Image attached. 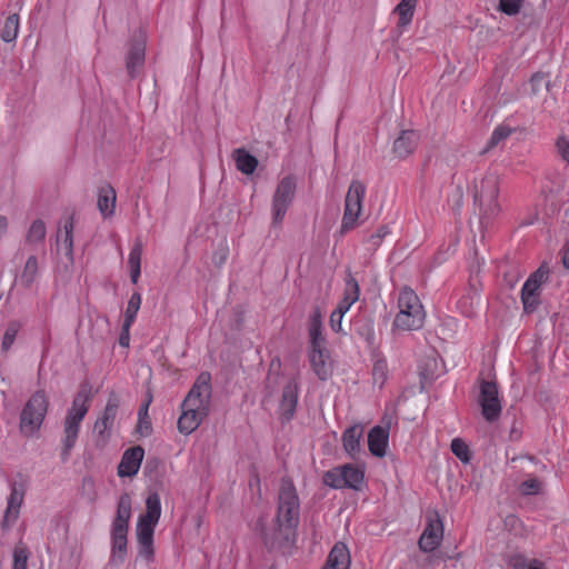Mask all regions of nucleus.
<instances>
[{"mask_svg": "<svg viewBox=\"0 0 569 569\" xmlns=\"http://www.w3.org/2000/svg\"><path fill=\"white\" fill-rule=\"evenodd\" d=\"M443 538V523L438 512L428 513L427 523L419 539V548L423 552L436 550Z\"/></svg>", "mask_w": 569, "mask_h": 569, "instance_id": "dca6fc26", "label": "nucleus"}, {"mask_svg": "<svg viewBox=\"0 0 569 569\" xmlns=\"http://www.w3.org/2000/svg\"><path fill=\"white\" fill-rule=\"evenodd\" d=\"M47 234L46 224L42 220L37 219L34 220L26 236V241L29 244H38L43 242Z\"/></svg>", "mask_w": 569, "mask_h": 569, "instance_id": "c9c22d12", "label": "nucleus"}, {"mask_svg": "<svg viewBox=\"0 0 569 569\" xmlns=\"http://www.w3.org/2000/svg\"><path fill=\"white\" fill-rule=\"evenodd\" d=\"M90 390L81 387L79 392L74 396L70 409L67 411L63 421V451L62 457L67 459L71 449L74 447L80 425L89 410Z\"/></svg>", "mask_w": 569, "mask_h": 569, "instance_id": "20e7f679", "label": "nucleus"}, {"mask_svg": "<svg viewBox=\"0 0 569 569\" xmlns=\"http://www.w3.org/2000/svg\"><path fill=\"white\" fill-rule=\"evenodd\" d=\"M366 186L359 180H352L345 199V210L341 220V233H346L358 226V218L362 211Z\"/></svg>", "mask_w": 569, "mask_h": 569, "instance_id": "1a4fd4ad", "label": "nucleus"}, {"mask_svg": "<svg viewBox=\"0 0 569 569\" xmlns=\"http://www.w3.org/2000/svg\"><path fill=\"white\" fill-rule=\"evenodd\" d=\"M161 516V502L157 492L150 493L146 499V513L137 522V540L139 555L147 560L153 556V533Z\"/></svg>", "mask_w": 569, "mask_h": 569, "instance_id": "f03ea898", "label": "nucleus"}, {"mask_svg": "<svg viewBox=\"0 0 569 569\" xmlns=\"http://www.w3.org/2000/svg\"><path fill=\"white\" fill-rule=\"evenodd\" d=\"M299 385L296 380H290L282 389L279 403V416L282 422L290 421L296 412L298 405Z\"/></svg>", "mask_w": 569, "mask_h": 569, "instance_id": "f3484780", "label": "nucleus"}, {"mask_svg": "<svg viewBox=\"0 0 569 569\" xmlns=\"http://www.w3.org/2000/svg\"><path fill=\"white\" fill-rule=\"evenodd\" d=\"M8 219L4 216H0V238L7 232Z\"/></svg>", "mask_w": 569, "mask_h": 569, "instance_id": "5fc2aeb1", "label": "nucleus"}, {"mask_svg": "<svg viewBox=\"0 0 569 569\" xmlns=\"http://www.w3.org/2000/svg\"><path fill=\"white\" fill-rule=\"evenodd\" d=\"M450 447H451L452 453L459 460H461L463 463H468L470 461V450H469L467 443L462 439L455 438L451 441V446Z\"/></svg>", "mask_w": 569, "mask_h": 569, "instance_id": "a19ab883", "label": "nucleus"}, {"mask_svg": "<svg viewBox=\"0 0 569 569\" xmlns=\"http://www.w3.org/2000/svg\"><path fill=\"white\" fill-rule=\"evenodd\" d=\"M12 569H27L29 559V550L23 543H19L13 549Z\"/></svg>", "mask_w": 569, "mask_h": 569, "instance_id": "ea45409f", "label": "nucleus"}, {"mask_svg": "<svg viewBox=\"0 0 569 569\" xmlns=\"http://www.w3.org/2000/svg\"><path fill=\"white\" fill-rule=\"evenodd\" d=\"M483 418L493 422L499 419L501 413V401L498 387L495 382L482 381L480 385V395L478 398Z\"/></svg>", "mask_w": 569, "mask_h": 569, "instance_id": "2eb2a0df", "label": "nucleus"}, {"mask_svg": "<svg viewBox=\"0 0 569 569\" xmlns=\"http://www.w3.org/2000/svg\"><path fill=\"white\" fill-rule=\"evenodd\" d=\"M321 328H322L321 316H320V312L317 310L310 317V322H309V337H310L311 349L326 347L325 346L326 339L322 336Z\"/></svg>", "mask_w": 569, "mask_h": 569, "instance_id": "c756f323", "label": "nucleus"}, {"mask_svg": "<svg viewBox=\"0 0 569 569\" xmlns=\"http://www.w3.org/2000/svg\"><path fill=\"white\" fill-rule=\"evenodd\" d=\"M140 306H141V295L138 292L132 293L128 301V306H127L126 315H124L123 323L126 325V328L131 327L132 323L134 322V319L140 309Z\"/></svg>", "mask_w": 569, "mask_h": 569, "instance_id": "4c0bfd02", "label": "nucleus"}, {"mask_svg": "<svg viewBox=\"0 0 569 569\" xmlns=\"http://www.w3.org/2000/svg\"><path fill=\"white\" fill-rule=\"evenodd\" d=\"M555 148L557 154L569 164V137L560 133L555 141Z\"/></svg>", "mask_w": 569, "mask_h": 569, "instance_id": "37998d69", "label": "nucleus"}, {"mask_svg": "<svg viewBox=\"0 0 569 569\" xmlns=\"http://www.w3.org/2000/svg\"><path fill=\"white\" fill-rule=\"evenodd\" d=\"M523 1L525 0H499L498 9L508 16H515L522 8Z\"/></svg>", "mask_w": 569, "mask_h": 569, "instance_id": "49530a36", "label": "nucleus"}, {"mask_svg": "<svg viewBox=\"0 0 569 569\" xmlns=\"http://www.w3.org/2000/svg\"><path fill=\"white\" fill-rule=\"evenodd\" d=\"M73 230L74 219L70 216L66 220L62 229H59L57 233V243L61 246V250H63L70 263H73Z\"/></svg>", "mask_w": 569, "mask_h": 569, "instance_id": "5701e85b", "label": "nucleus"}, {"mask_svg": "<svg viewBox=\"0 0 569 569\" xmlns=\"http://www.w3.org/2000/svg\"><path fill=\"white\" fill-rule=\"evenodd\" d=\"M562 261L565 267L569 269V242L563 248Z\"/></svg>", "mask_w": 569, "mask_h": 569, "instance_id": "6e6d98bb", "label": "nucleus"}, {"mask_svg": "<svg viewBox=\"0 0 569 569\" xmlns=\"http://www.w3.org/2000/svg\"><path fill=\"white\" fill-rule=\"evenodd\" d=\"M351 557L349 549L342 542H338L331 549L327 562L322 569H349Z\"/></svg>", "mask_w": 569, "mask_h": 569, "instance_id": "b1692460", "label": "nucleus"}, {"mask_svg": "<svg viewBox=\"0 0 569 569\" xmlns=\"http://www.w3.org/2000/svg\"><path fill=\"white\" fill-rule=\"evenodd\" d=\"M418 134L412 130L402 131L393 142V151L400 157L406 158L416 148Z\"/></svg>", "mask_w": 569, "mask_h": 569, "instance_id": "bb28decb", "label": "nucleus"}, {"mask_svg": "<svg viewBox=\"0 0 569 569\" xmlns=\"http://www.w3.org/2000/svg\"><path fill=\"white\" fill-rule=\"evenodd\" d=\"M388 366L386 360H377L372 368V376L375 383L380 387L383 386L387 379Z\"/></svg>", "mask_w": 569, "mask_h": 569, "instance_id": "a18cd8bd", "label": "nucleus"}, {"mask_svg": "<svg viewBox=\"0 0 569 569\" xmlns=\"http://www.w3.org/2000/svg\"><path fill=\"white\" fill-rule=\"evenodd\" d=\"M131 497L128 492L120 495L116 517L111 526V556L110 563L121 565L127 555L128 530L131 518Z\"/></svg>", "mask_w": 569, "mask_h": 569, "instance_id": "f257e3e1", "label": "nucleus"}, {"mask_svg": "<svg viewBox=\"0 0 569 569\" xmlns=\"http://www.w3.org/2000/svg\"><path fill=\"white\" fill-rule=\"evenodd\" d=\"M19 330H20L19 322L12 321L8 325V327L4 331L3 338H2V343H1V348L3 351L9 350L10 347L13 345Z\"/></svg>", "mask_w": 569, "mask_h": 569, "instance_id": "79ce46f5", "label": "nucleus"}, {"mask_svg": "<svg viewBox=\"0 0 569 569\" xmlns=\"http://www.w3.org/2000/svg\"><path fill=\"white\" fill-rule=\"evenodd\" d=\"M509 520L512 521V522H516L517 518L516 517H510Z\"/></svg>", "mask_w": 569, "mask_h": 569, "instance_id": "4d7b16f0", "label": "nucleus"}, {"mask_svg": "<svg viewBox=\"0 0 569 569\" xmlns=\"http://www.w3.org/2000/svg\"><path fill=\"white\" fill-rule=\"evenodd\" d=\"M234 161L237 169L244 174H251L258 166L256 157L251 156L244 149H237L234 151Z\"/></svg>", "mask_w": 569, "mask_h": 569, "instance_id": "2f4dec72", "label": "nucleus"}, {"mask_svg": "<svg viewBox=\"0 0 569 569\" xmlns=\"http://www.w3.org/2000/svg\"><path fill=\"white\" fill-rule=\"evenodd\" d=\"M549 270L541 266L526 280L521 289V301L527 313L533 312L540 303L541 284L547 281Z\"/></svg>", "mask_w": 569, "mask_h": 569, "instance_id": "f8f14e48", "label": "nucleus"}, {"mask_svg": "<svg viewBox=\"0 0 569 569\" xmlns=\"http://www.w3.org/2000/svg\"><path fill=\"white\" fill-rule=\"evenodd\" d=\"M297 528V526L284 522V520L277 521L274 517L272 523L261 532L262 542L270 551L287 553L295 545Z\"/></svg>", "mask_w": 569, "mask_h": 569, "instance_id": "39448f33", "label": "nucleus"}, {"mask_svg": "<svg viewBox=\"0 0 569 569\" xmlns=\"http://www.w3.org/2000/svg\"><path fill=\"white\" fill-rule=\"evenodd\" d=\"M365 479V471L352 465H345L328 470L323 475L325 485L335 488H351L360 490Z\"/></svg>", "mask_w": 569, "mask_h": 569, "instance_id": "9b49d317", "label": "nucleus"}, {"mask_svg": "<svg viewBox=\"0 0 569 569\" xmlns=\"http://www.w3.org/2000/svg\"><path fill=\"white\" fill-rule=\"evenodd\" d=\"M343 316L336 311L330 315V327L333 331L339 332L341 330V321Z\"/></svg>", "mask_w": 569, "mask_h": 569, "instance_id": "3c124183", "label": "nucleus"}, {"mask_svg": "<svg viewBox=\"0 0 569 569\" xmlns=\"http://www.w3.org/2000/svg\"><path fill=\"white\" fill-rule=\"evenodd\" d=\"M418 0H400L393 12L398 14V27L405 28L412 21Z\"/></svg>", "mask_w": 569, "mask_h": 569, "instance_id": "c85d7f7f", "label": "nucleus"}, {"mask_svg": "<svg viewBox=\"0 0 569 569\" xmlns=\"http://www.w3.org/2000/svg\"><path fill=\"white\" fill-rule=\"evenodd\" d=\"M473 299H475L473 296H469V297H463L459 301V307L466 316H471L473 313Z\"/></svg>", "mask_w": 569, "mask_h": 569, "instance_id": "8fccbe9b", "label": "nucleus"}, {"mask_svg": "<svg viewBox=\"0 0 569 569\" xmlns=\"http://www.w3.org/2000/svg\"><path fill=\"white\" fill-rule=\"evenodd\" d=\"M389 232H390V231H389L388 226H380V227L377 229V231H376V232H373L372 234H370V237L368 238V242L371 244V247H372L373 249H377V248L381 244V242H382L383 238H385Z\"/></svg>", "mask_w": 569, "mask_h": 569, "instance_id": "de8ad7c7", "label": "nucleus"}, {"mask_svg": "<svg viewBox=\"0 0 569 569\" xmlns=\"http://www.w3.org/2000/svg\"><path fill=\"white\" fill-rule=\"evenodd\" d=\"M398 313L393 326L403 331L422 328L426 319L423 306L417 293L409 287H403L398 297Z\"/></svg>", "mask_w": 569, "mask_h": 569, "instance_id": "7ed1b4c3", "label": "nucleus"}, {"mask_svg": "<svg viewBox=\"0 0 569 569\" xmlns=\"http://www.w3.org/2000/svg\"><path fill=\"white\" fill-rule=\"evenodd\" d=\"M530 87H531V92L533 94H537V93H539L541 88L548 89L549 82L545 74L536 73L530 79Z\"/></svg>", "mask_w": 569, "mask_h": 569, "instance_id": "09e8293b", "label": "nucleus"}, {"mask_svg": "<svg viewBox=\"0 0 569 569\" xmlns=\"http://www.w3.org/2000/svg\"><path fill=\"white\" fill-rule=\"evenodd\" d=\"M130 327H127L126 328V325L123 323L122 325V331H121V335H120V338H119V343L122 346V347H128L129 346V341H130Z\"/></svg>", "mask_w": 569, "mask_h": 569, "instance_id": "603ef678", "label": "nucleus"}, {"mask_svg": "<svg viewBox=\"0 0 569 569\" xmlns=\"http://www.w3.org/2000/svg\"><path fill=\"white\" fill-rule=\"evenodd\" d=\"M142 243L137 241L130 250L128 263L130 267V277L133 283L138 282L141 272Z\"/></svg>", "mask_w": 569, "mask_h": 569, "instance_id": "473e14b6", "label": "nucleus"}, {"mask_svg": "<svg viewBox=\"0 0 569 569\" xmlns=\"http://www.w3.org/2000/svg\"><path fill=\"white\" fill-rule=\"evenodd\" d=\"M498 194L499 177L497 174L487 173L479 181L475 182V201L479 204L485 216L493 217L499 212Z\"/></svg>", "mask_w": 569, "mask_h": 569, "instance_id": "0eeeda50", "label": "nucleus"}, {"mask_svg": "<svg viewBox=\"0 0 569 569\" xmlns=\"http://www.w3.org/2000/svg\"><path fill=\"white\" fill-rule=\"evenodd\" d=\"M207 416L189 409H181V415L178 419V430L182 435H190L201 425Z\"/></svg>", "mask_w": 569, "mask_h": 569, "instance_id": "a878e982", "label": "nucleus"}, {"mask_svg": "<svg viewBox=\"0 0 569 569\" xmlns=\"http://www.w3.org/2000/svg\"><path fill=\"white\" fill-rule=\"evenodd\" d=\"M270 569H274V568H270Z\"/></svg>", "mask_w": 569, "mask_h": 569, "instance_id": "13d9d810", "label": "nucleus"}, {"mask_svg": "<svg viewBox=\"0 0 569 569\" xmlns=\"http://www.w3.org/2000/svg\"><path fill=\"white\" fill-rule=\"evenodd\" d=\"M151 397L147 399V401L140 407L138 416H139V422H138V431L143 436H149L151 433V422L148 416L149 406L151 402Z\"/></svg>", "mask_w": 569, "mask_h": 569, "instance_id": "58836bf2", "label": "nucleus"}, {"mask_svg": "<svg viewBox=\"0 0 569 569\" xmlns=\"http://www.w3.org/2000/svg\"><path fill=\"white\" fill-rule=\"evenodd\" d=\"M309 361L313 372L320 380L326 381L331 377V360L326 347L310 349Z\"/></svg>", "mask_w": 569, "mask_h": 569, "instance_id": "a211bd4d", "label": "nucleus"}, {"mask_svg": "<svg viewBox=\"0 0 569 569\" xmlns=\"http://www.w3.org/2000/svg\"><path fill=\"white\" fill-rule=\"evenodd\" d=\"M541 489L542 482L538 478L526 479L519 486L520 492L526 496L538 495Z\"/></svg>", "mask_w": 569, "mask_h": 569, "instance_id": "c03bdc74", "label": "nucleus"}, {"mask_svg": "<svg viewBox=\"0 0 569 569\" xmlns=\"http://www.w3.org/2000/svg\"><path fill=\"white\" fill-rule=\"evenodd\" d=\"M24 492L19 489L17 485L11 488L10 496L8 498L7 509L4 511L2 527L8 528L17 521L20 513V508L23 502Z\"/></svg>", "mask_w": 569, "mask_h": 569, "instance_id": "aec40b11", "label": "nucleus"}, {"mask_svg": "<svg viewBox=\"0 0 569 569\" xmlns=\"http://www.w3.org/2000/svg\"><path fill=\"white\" fill-rule=\"evenodd\" d=\"M362 436L363 427L360 423H355L342 432L343 449L351 458L360 452Z\"/></svg>", "mask_w": 569, "mask_h": 569, "instance_id": "412c9836", "label": "nucleus"}, {"mask_svg": "<svg viewBox=\"0 0 569 569\" xmlns=\"http://www.w3.org/2000/svg\"><path fill=\"white\" fill-rule=\"evenodd\" d=\"M48 406L49 401L44 391H37L30 397L20 415V431L23 436L32 437L40 429Z\"/></svg>", "mask_w": 569, "mask_h": 569, "instance_id": "423d86ee", "label": "nucleus"}, {"mask_svg": "<svg viewBox=\"0 0 569 569\" xmlns=\"http://www.w3.org/2000/svg\"><path fill=\"white\" fill-rule=\"evenodd\" d=\"M352 306V303L348 302L347 300L345 299H341L337 306V308L333 310L338 313H341L342 316H345V313L350 309V307Z\"/></svg>", "mask_w": 569, "mask_h": 569, "instance_id": "864d4df0", "label": "nucleus"}, {"mask_svg": "<svg viewBox=\"0 0 569 569\" xmlns=\"http://www.w3.org/2000/svg\"><path fill=\"white\" fill-rule=\"evenodd\" d=\"M143 456L144 451L140 446L126 450L118 466V475L120 477H132L137 475Z\"/></svg>", "mask_w": 569, "mask_h": 569, "instance_id": "6ab92c4d", "label": "nucleus"}, {"mask_svg": "<svg viewBox=\"0 0 569 569\" xmlns=\"http://www.w3.org/2000/svg\"><path fill=\"white\" fill-rule=\"evenodd\" d=\"M211 399V376L201 372L181 403V409H189L208 416Z\"/></svg>", "mask_w": 569, "mask_h": 569, "instance_id": "9d476101", "label": "nucleus"}, {"mask_svg": "<svg viewBox=\"0 0 569 569\" xmlns=\"http://www.w3.org/2000/svg\"><path fill=\"white\" fill-rule=\"evenodd\" d=\"M300 515V500L293 482L288 478H282L279 493L278 507L276 512L277 521L284 520V522L293 526L299 525Z\"/></svg>", "mask_w": 569, "mask_h": 569, "instance_id": "6e6552de", "label": "nucleus"}, {"mask_svg": "<svg viewBox=\"0 0 569 569\" xmlns=\"http://www.w3.org/2000/svg\"><path fill=\"white\" fill-rule=\"evenodd\" d=\"M296 192V180L292 177H284L277 186L272 198L273 223L282 222L288 208L290 207Z\"/></svg>", "mask_w": 569, "mask_h": 569, "instance_id": "ddd939ff", "label": "nucleus"}, {"mask_svg": "<svg viewBox=\"0 0 569 569\" xmlns=\"http://www.w3.org/2000/svg\"><path fill=\"white\" fill-rule=\"evenodd\" d=\"M19 16L17 13L10 14L3 24L1 30V39L4 42H12L17 39L19 33Z\"/></svg>", "mask_w": 569, "mask_h": 569, "instance_id": "f704fd0d", "label": "nucleus"}, {"mask_svg": "<svg viewBox=\"0 0 569 569\" xmlns=\"http://www.w3.org/2000/svg\"><path fill=\"white\" fill-rule=\"evenodd\" d=\"M389 431L381 426L373 427L368 433V448L371 455L383 457L388 447Z\"/></svg>", "mask_w": 569, "mask_h": 569, "instance_id": "4be33fe9", "label": "nucleus"}, {"mask_svg": "<svg viewBox=\"0 0 569 569\" xmlns=\"http://www.w3.org/2000/svg\"><path fill=\"white\" fill-rule=\"evenodd\" d=\"M360 296V288L358 281L355 279V277L348 272L346 280H345V291H343V298L350 303H355L358 301Z\"/></svg>", "mask_w": 569, "mask_h": 569, "instance_id": "e433bc0d", "label": "nucleus"}, {"mask_svg": "<svg viewBox=\"0 0 569 569\" xmlns=\"http://www.w3.org/2000/svg\"><path fill=\"white\" fill-rule=\"evenodd\" d=\"M119 406V396L116 392H110L104 410L102 415L96 420L93 426V432L97 437L98 443L104 445L109 439Z\"/></svg>", "mask_w": 569, "mask_h": 569, "instance_id": "4468645a", "label": "nucleus"}, {"mask_svg": "<svg viewBox=\"0 0 569 569\" xmlns=\"http://www.w3.org/2000/svg\"><path fill=\"white\" fill-rule=\"evenodd\" d=\"M144 43L142 41H137L132 43L128 56H127V71L131 78L136 77L144 63Z\"/></svg>", "mask_w": 569, "mask_h": 569, "instance_id": "393cba45", "label": "nucleus"}, {"mask_svg": "<svg viewBox=\"0 0 569 569\" xmlns=\"http://www.w3.org/2000/svg\"><path fill=\"white\" fill-rule=\"evenodd\" d=\"M116 191L111 186H104L99 191L98 208L103 217H110L114 212Z\"/></svg>", "mask_w": 569, "mask_h": 569, "instance_id": "cd10ccee", "label": "nucleus"}, {"mask_svg": "<svg viewBox=\"0 0 569 569\" xmlns=\"http://www.w3.org/2000/svg\"><path fill=\"white\" fill-rule=\"evenodd\" d=\"M39 273L38 259L36 256H30L19 276V282L24 288H30L36 281Z\"/></svg>", "mask_w": 569, "mask_h": 569, "instance_id": "7c9ffc66", "label": "nucleus"}, {"mask_svg": "<svg viewBox=\"0 0 569 569\" xmlns=\"http://www.w3.org/2000/svg\"><path fill=\"white\" fill-rule=\"evenodd\" d=\"M513 132V129L510 128L509 126L507 124H499L495 128V130L492 131L487 144H486V148L483 150V152H488L490 151L491 149L496 148L497 146H499L501 142H503L507 138H509L511 136V133Z\"/></svg>", "mask_w": 569, "mask_h": 569, "instance_id": "72a5a7b5", "label": "nucleus"}]
</instances>
